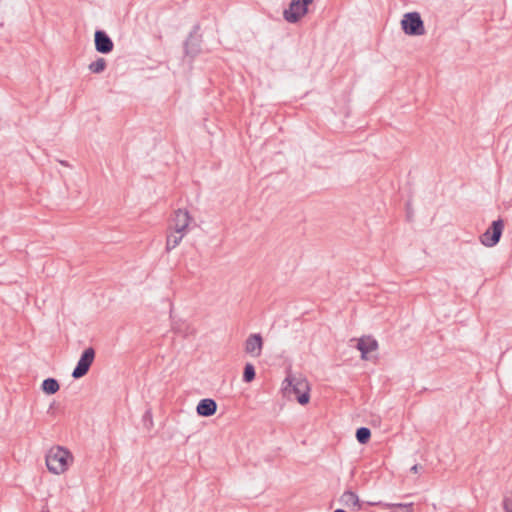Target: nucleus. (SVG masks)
<instances>
[{
    "mask_svg": "<svg viewBox=\"0 0 512 512\" xmlns=\"http://www.w3.org/2000/svg\"><path fill=\"white\" fill-rule=\"evenodd\" d=\"M422 469L421 465L415 464L411 467L410 471L413 473H418Z\"/></svg>",
    "mask_w": 512,
    "mask_h": 512,
    "instance_id": "obj_23",
    "label": "nucleus"
},
{
    "mask_svg": "<svg viewBox=\"0 0 512 512\" xmlns=\"http://www.w3.org/2000/svg\"><path fill=\"white\" fill-rule=\"evenodd\" d=\"M172 329L175 333L182 335L183 337L192 335L195 332L194 329L184 321L173 322Z\"/></svg>",
    "mask_w": 512,
    "mask_h": 512,
    "instance_id": "obj_15",
    "label": "nucleus"
},
{
    "mask_svg": "<svg viewBox=\"0 0 512 512\" xmlns=\"http://www.w3.org/2000/svg\"><path fill=\"white\" fill-rule=\"evenodd\" d=\"M302 2V6H303V11L304 12H308L309 10V5L313 3L314 0H300Z\"/></svg>",
    "mask_w": 512,
    "mask_h": 512,
    "instance_id": "obj_22",
    "label": "nucleus"
},
{
    "mask_svg": "<svg viewBox=\"0 0 512 512\" xmlns=\"http://www.w3.org/2000/svg\"><path fill=\"white\" fill-rule=\"evenodd\" d=\"M95 50L101 54H108L113 51L114 43L110 36L103 30H96L94 34Z\"/></svg>",
    "mask_w": 512,
    "mask_h": 512,
    "instance_id": "obj_9",
    "label": "nucleus"
},
{
    "mask_svg": "<svg viewBox=\"0 0 512 512\" xmlns=\"http://www.w3.org/2000/svg\"><path fill=\"white\" fill-rule=\"evenodd\" d=\"M386 508H397L401 509L402 512H413V503H392L384 504Z\"/></svg>",
    "mask_w": 512,
    "mask_h": 512,
    "instance_id": "obj_20",
    "label": "nucleus"
},
{
    "mask_svg": "<svg viewBox=\"0 0 512 512\" xmlns=\"http://www.w3.org/2000/svg\"><path fill=\"white\" fill-rule=\"evenodd\" d=\"M107 67V62L104 58L99 57L96 59V61H93L89 64L88 68L92 73L100 74L102 73Z\"/></svg>",
    "mask_w": 512,
    "mask_h": 512,
    "instance_id": "obj_17",
    "label": "nucleus"
},
{
    "mask_svg": "<svg viewBox=\"0 0 512 512\" xmlns=\"http://www.w3.org/2000/svg\"><path fill=\"white\" fill-rule=\"evenodd\" d=\"M504 221L499 218L492 222L490 227L480 236L481 243L486 247H494L501 239Z\"/></svg>",
    "mask_w": 512,
    "mask_h": 512,
    "instance_id": "obj_4",
    "label": "nucleus"
},
{
    "mask_svg": "<svg viewBox=\"0 0 512 512\" xmlns=\"http://www.w3.org/2000/svg\"><path fill=\"white\" fill-rule=\"evenodd\" d=\"M334 512H346L344 509H336Z\"/></svg>",
    "mask_w": 512,
    "mask_h": 512,
    "instance_id": "obj_24",
    "label": "nucleus"
},
{
    "mask_svg": "<svg viewBox=\"0 0 512 512\" xmlns=\"http://www.w3.org/2000/svg\"><path fill=\"white\" fill-rule=\"evenodd\" d=\"M73 461L71 452L62 447H52L46 455V466L48 470L54 474L64 473Z\"/></svg>",
    "mask_w": 512,
    "mask_h": 512,
    "instance_id": "obj_2",
    "label": "nucleus"
},
{
    "mask_svg": "<svg viewBox=\"0 0 512 512\" xmlns=\"http://www.w3.org/2000/svg\"><path fill=\"white\" fill-rule=\"evenodd\" d=\"M184 234L185 233H182V232L177 233V232H175V230L172 233H170L167 236V240H166V250L169 252L172 249L176 248L182 241Z\"/></svg>",
    "mask_w": 512,
    "mask_h": 512,
    "instance_id": "obj_16",
    "label": "nucleus"
},
{
    "mask_svg": "<svg viewBox=\"0 0 512 512\" xmlns=\"http://www.w3.org/2000/svg\"><path fill=\"white\" fill-rule=\"evenodd\" d=\"M283 392L288 398L295 397L301 405L309 403L310 387L305 378L288 375L283 382Z\"/></svg>",
    "mask_w": 512,
    "mask_h": 512,
    "instance_id": "obj_1",
    "label": "nucleus"
},
{
    "mask_svg": "<svg viewBox=\"0 0 512 512\" xmlns=\"http://www.w3.org/2000/svg\"><path fill=\"white\" fill-rule=\"evenodd\" d=\"M256 377L255 367L252 363H246L243 370V381L245 383L252 382Z\"/></svg>",
    "mask_w": 512,
    "mask_h": 512,
    "instance_id": "obj_19",
    "label": "nucleus"
},
{
    "mask_svg": "<svg viewBox=\"0 0 512 512\" xmlns=\"http://www.w3.org/2000/svg\"><path fill=\"white\" fill-rule=\"evenodd\" d=\"M191 220L192 218L187 210L177 209L174 212V216L171 220L170 228L175 230L177 233H185Z\"/></svg>",
    "mask_w": 512,
    "mask_h": 512,
    "instance_id": "obj_8",
    "label": "nucleus"
},
{
    "mask_svg": "<svg viewBox=\"0 0 512 512\" xmlns=\"http://www.w3.org/2000/svg\"><path fill=\"white\" fill-rule=\"evenodd\" d=\"M263 349V338L259 333H253L245 341L244 350L252 357H259Z\"/></svg>",
    "mask_w": 512,
    "mask_h": 512,
    "instance_id": "obj_10",
    "label": "nucleus"
},
{
    "mask_svg": "<svg viewBox=\"0 0 512 512\" xmlns=\"http://www.w3.org/2000/svg\"><path fill=\"white\" fill-rule=\"evenodd\" d=\"M339 502L343 506L348 507L352 510L360 511L362 509V503L360 502L358 495L351 490L345 491L341 495Z\"/></svg>",
    "mask_w": 512,
    "mask_h": 512,
    "instance_id": "obj_12",
    "label": "nucleus"
},
{
    "mask_svg": "<svg viewBox=\"0 0 512 512\" xmlns=\"http://www.w3.org/2000/svg\"><path fill=\"white\" fill-rule=\"evenodd\" d=\"M95 354L96 353L93 347H88L82 352L72 372V377L74 379H80L89 372V369L94 362Z\"/></svg>",
    "mask_w": 512,
    "mask_h": 512,
    "instance_id": "obj_6",
    "label": "nucleus"
},
{
    "mask_svg": "<svg viewBox=\"0 0 512 512\" xmlns=\"http://www.w3.org/2000/svg\"><path fill=\"white\" fill-rule=\"evenodd\" d=\"M217 411V403L214 399H201L196 407V412L201 417H210Z\"/></svg>",
    "mask_w": 512,
    "mask_h": 512,
    "instance_id": "obj_11",
    "label": "nucleus"
},
{
    "mask_svg": "<svg viewBox=\"0 0 512 512\" xmlns=\"http://www.w3.org/2000/svg\"><path fill=\"white\" fill-rule=\"evenodd\" d=\"M355 437L360 444H367L371 438V430L367 427H359Z\"/></svg>",
    "mask_w": 512,
    "mask_h": 512,
    "instance_id": "obj_18",
    "label": "nucleus"
},
{
    "mask_svg": "<svg viewBox=\"0 0 512 512\" xmlns=\"http://www.w3.org/2000/svg\"><path fill=\"white\" fill-rule=\"evenodd\" d=\"M401 28L409 36H420L425 33L424 22L418 12L404 14L401 20Z\"/></svg>",
    "mask_w": 512,
    "mask_h": 512,
    "instance_id": "obj_3",
    "label": "nucleus"
},
{
    "mask_svg": "<svg viewBox=\"0 0 512 512\" xmlns=\"http://www.w3.org/2000/svg\"><path fill=\"white\" fill-rule=\"evenodd\" d=\"M302 5L300 0H291L288 8L283 11V18L288 23H298L308 13L303 11Z\"/></svg>",
    "mask_w": 512,
    "mask_h": 512,
    "instance_id": "obj_7",
    "label": "nucleus"
},
{
    "mask_svg": "<svg viewBox=\"0 0 512 512\" xmlns=\"http://www.w3.org/2000/svg\"><path fill=\"white\" fill-rule=\"evenodd\" d=\"M200 25L195 24L184 42L185 56L193 59L201 52L202 35L199 34Z\"/></svg>",
    "mask_w": 512,
    "mask_h": 512,
    "instance_id": "obj_5",
    "label": "nucleus"
},
{
    "mask_svg": "<svg viewBox=\"0 0 512 512\" xmlns=\"http://www.w3.org/2000/svg\"><path fill=\"white\" fill-rule=\"evenodd\" d=\"M62 165L68 166V163L66 161H60Z\"/></svg>",
    "mask_w": 512,
    "mask_h": 512,
    "instance_id": "obj_25",
    "label": "nucleus"
},
{
    "mask_svg": "<svg viewBox=\"0 0 512 512\" xmlns=\"http://www.w3.org/2000/svg\"><path fill=\"white\" fill-rule=\"evenodd\" d=\"M41 389L44 393L48 395H53L59 391L60 385L55 378H46L42 382Z\"/></svg>",
    "mask_w": 512,
    "mask_h": 512,
    "instance_id": "obj_14",
    "label": "nucleus"
},
{
    "mask_svg": "<svg viewBox=\"0 0 512 512\" xmlns=\"http://www.w3.org/2000/svg\"><path fill=\"white\" fill-rule=\"evenodd\" d=\"M502 504L505 512H512V496H505Z\"/></svg>",
    "mask_w": 512,
    "mask_h": 512,
    "instance_id": "obj_21",
    "label": "nucleus"
},
{
    "mask_svg": "<svg viewBox=\"0 0 512 512\" xmlns=\"http://www.w3.org/2000/svg\"><path fill=\"white\" fill-rule=\"evenodd\" d=\"M356 347L361 352V357L367 359V354L378 348V342L372 337H362Z\"/></svg>",
    "mask_w": 512,
    "mask_h": 512,
    "instance_id": "obj_13",
    "label": "nucleus"
}]
</instances>
